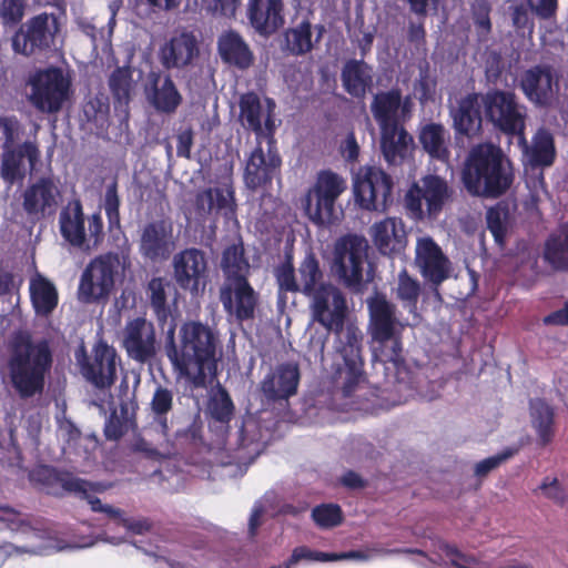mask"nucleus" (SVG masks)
Listing matches in <instances>:
<instances>
[{
    "label": "nucleus",
    "instance_id": "f257e3e1",
    "mask_svg": "<svg viewBox=\"0 0 568 568\" xmlns=\"http://www.w3.org/2000/svg\"><path fill=\"white\" fill-rule=\"evenodd\" d=\"M219 344V336L210 326L189 321L180 327L179 344L171 335L166 355L179 376L201 387L205 385L207 376L216 375Z\"/></svg>",
    "mask_w": 568,
    "mask_h": 568
},
{
    "label": "nucleus",
    "instance_id": "f03ea898",
    "mask_svg": "<svg viewBox=\"0 0 568 568\" xmlns=\"http://www.w3.org/2000/svg\"><path fill=\"white\" fill-rule=\"evenodd\" d=\"M7 368L12 388L21 399L41 395L53 364L47 339L33 341L26 331L14 332L7 346Z\"/></svg>",
    "mask_w": 568,
    "mask_h": 568
},
{
    "label": "nucleus",
    "instance_id": "7ed1b4c3",
    "mask_svg": "<svg viewBox=\"0 0 568 568\" xmlns=\"http://www.w3.org/2000/svg\"><path fill=\"white\" fill-rule=\"evenodd\" d=\"M515 179L511 162L500 146L479 143L468 153L462 172V181L470 195L498 199L513 185Z\"/></svg>",
    "mask_w": 568,
    "mask_h": 568
},
{
    "label": "nucleus",
    "instance_id": "20e7f679",
    "mask_svg": "<svg viewBox=\"0 0 568 568\" xmlns=\"http://www.w3.org/2000/svg\"><path fill=\"white\" fill-rule=\"evenodd\" d=\"M366 303L374 357L384 364L392 363L398 368L405 364L402 342L405 325L396 316V306L385 294L378 292L368 297Z\"/></svg>",
    "mask_w": 568,
    "mask_h": 568
},
{
    "label": "nucleus",
    "instance_id": "39448f33",
    "mask_svg": "<svg viewBox=\"0 0 568 568\" xmlns=\"http://www.w3.org/2000/svg\"><path fill=\"white\" fill-rule=\"evenodd\" d=\"M37 131L38 128L34 130L33 139L18 143L24 134V125L16 115H0V132L3 139L0 175L8 185L21 184L27 174L39 164L41 151Z\"/></svg>",
    "mask_w": 568,
    "mask_h": 568
},
{
    "label": "nucleus",
    "instance_id": "423d86ee",
    "mask_svg": "<svg viewBox=\"0 0 568 568\" xmlns=\"http://www.w3.org/2000/svg\"><path fill=\"white\" fill-rule=\"evenodd\" d=\"M346 189L343 176L332 170L320 171L305 195L304 210L310 221L316 226H331L338 222L342 210L337 201Z\"/></svg>",
    "mask_w": 568,
    "mask_h": 568
},
{
    "label": "nucleus",
    "instance_id": "0eeeda50",
    "mask_svg": "<svg viewBox=\"0 0 568 568\" xmlns=\"http://www.w3.org/2000/svg\"><path fill=\"white\" fill-rule=\"evenodd\" d=\"M481 106L487 122L498 131L524 141L527 106L519 102L514 91L489 89L481 95Z\"/></svg>",
    "mask_w": 568,
    "mask_h": 568
},
{
    "label": "nucleus",
    "instance_id": "6e6552de",
    "mask_svg": "<svg viewBox=\"0 0 568 568\" xmlns=\"http://www.w3.org/2000/svg\"><path fill=\"white\" fill-rule=\"evenodd\" d=\"M87 221L88 232H85V216L80 200L68 202L59 214L61 236L71 246L84 252L97 250L103 243L105 235L100 212L91 214Z\"/></svg>",
    "mask_w": 568,
    "mask_h": 568
},
{
    "label": "nucleus",
    "instance_id": "1a4fd4ad",
    "mask_svg": "<svg viewBox=\"0 0 568 568\" xmlns=\"http://www.w3.org/2000/svg\"><path fill=\"white\" fill-rule=\"evenodd\" d=\"M367 241L356 234L339 237L334 245L332 273L353 293L363 290V271L367 260Z\"/></svg>",
    "mask_w": 568,
    "mask_h": 568
},
{
    "label": "nucleus",
    "instance_id": "9d476101",
    "mask_svg": "<svg viewBox=\"0 0 568 568\" xmlns=\"http://www.w3.org/2000/svg\"><path fill=\"white\" fill-rule=\"evenodd\" d=\"M454 190L448 185L446 179L427 174L415 182L405 195V207L410 217L423 220L426 215L429 219H437L445 205L452 201Z\"/></svg>",
    "mask_w": 568,
    "mask_h": 568
},
{
    "label": "nucleus",
    "instance_id": "9b49d317",
    "mask_svg": "<svg viewBox=\"0 0 568 568\" xmlns=\"http://www.w3.org/2000/svg\"><path fill=\"white\" fill-rule=\"evenodd\" d=\"M120 267L118 253L108 252L92 258L83 270L78 300L84 304H99L109 300Z\"/></svg>",
    "mask_w": 568,
    "mask_h": 568
},
{
    "label": "nucleus",
    "instance_id": "f8f14e48",
    "mask_svg": "<svg viewBox=\"0 0 568 568\" xmlns=\"http://www.w3.org/2000/svg\"><path fill=\"white\" fill-rule=\"evenodd\" d=\"M59 32L58 16L41 12L20 24L11 39L12 49L24 57L40 55L54 47Z\"/></svg>",
    "mask_w": 568,
    "mask_h": 568
},
{
    "label": "nucleus",
    "instance_id": "ddd939ff",
    "mask_svg": "<svg viewBox=\"0 0 568 568\" xmlns=\"http://www.w3.org/2000/svg\"><path fill=\"white\" fill-rule=\"evenodd\" d=\"M267 130V152L262 146V139L256 140V145L246 159L243 179L250 190H257L272 184V181L280 175L282 158L276 148L274 139V121L268 114L264 121Z\"/></svg>",
    "mask_w": 568,
    "mask_h": 568
},
{
    "label": "nucleus",
    "instance_id": "4468645a",
    "mask_svg": "<svg viewBox=\"0 0 568 568\" xmlns=\"http://www.w3.org/2000/svg\"><path fill=\"white\" fill-rule=\"evenodd\" d=\"M82 376L95 388L109 389L116 379L118 353L105 341L99 339L92 347L91 355L81 344L74 353Z\"/></svg>",
    "mask_w": 568,
    "mask_h": 568
},
{
    "label": "nucleus",
    "instance_id": "2eb2a0df",
    "mask_svg": "<svg viewBox=\"0 0 568 568\" xmlns=\"http://www.w3.org/2000/svg\"><path fill=\"white\" fill-rule=\"evenodd\" d=\"M30 83V101L40 112L58 113L69 99L71 81L58 67L38 71Z\"/></svg>",
    "mask_w": 568,
    "mask_h": 568
},
{
    "label": "nucleus",
    "instance_id": "dca6fc26",
    "mask_svg": "<svg viewBox=\"0 0 568 568\" xmlns=\"http://www.w3.org/2000/svg\"><path fill=\"white\" fill-rule=\"evenodd\" d=\"M31 478L48 488L59 486L64 491L79 495L88 501L94 513H103L113 520L120 518L121 509L103 505L100 498L90 494V491L95 490L94 484L78 478L69 471H60L50 466H40L31 473Z\"/></svg>",
    "mask_w": 568,
    "mask_h": 568
},
{
    "label": "nucleus",
    "instance_id": "f3484780",
    "mask_svg": "<svg viewBox=\"0 0 568 568\" xmlns=\"http://www.w3.org/2000/svg\"><path fill=\"white\" fill-rule=\"evenodd\" d=\"M518 88L532 105L547 109L558 98L559 77L551 64H534L520 72Z\"/></svg>",
    "mask_w": 568,
    "mask_h": 568
},
{
    "label": "nucleus",
    "instance_id": "a211bd4d",
    "mask_svg": "<svg viewBox=\"0 0 568 568\" xmlns=\"http://www.w3.org/2000/svg\"><path fill=\"white\" fill-rule=\"evenodd\" d=\"M394 182L389 174L377 166H367L354 182L358 206L366 211L384 212L393 203Z\"/></svg>",
    "mask_w": 568,
    "mask_h": 568
},
{
    "label": "nucleus",
    "instance_id": "6ab92c4d",
    "mask_svg": "<svg viewBox=\"0 0 568 568\" xmlns=\"http://www.w3.org/2000/svg\"><path fill=\"white\" fill-rule=\"evenodd\" d=\"M307 297L311 298L313 321L328 331L342 332L348 312L343 292L331 283H321Z\"/></svg>",
    "mask_w": 568,
    "mask_h": 568
},
{
    "label": "nucleus",
    "instance_id": "aec40b11",
    "mask_svg": "<svg viewBox=\"0 0 568 568\" xmlns=\"http://www.w3.org/2000/svg\"><path fill=\"white\" fill-rule=\"evenodd\" d=\"M173 278L175 284L192 296L203 295L209 283V266L205 253L196 247H187L173 256Z\"/></svg>",
    "mask_w": 568,
    "mask_h": 568
},
{
    "label": "nucleus",
    "instance_id": "412c9836",
    "mask_svg": "<svg viewBox=\"0 0 568 568\" xmlns=\"http://www.w3.org/2000/svg\"><path fill=\"white\" fill-rule=\"evenodd\" d=\"M122 347L130 359L140 364L151 363L158 353L154 324L143 316L129 320L122 332Z\"/></svg>",
    "mask_w": 568,
    "mask_h": 568
},
{
    "label": "nucleus",
    "instance_id": "4be33fe9",
    "mask_svg": "<svg viewBox=\"0 0 568 568\" xmlns=\"http://www.w3.org/2000/svg\"><path fill=\"white\" fill-rule=\"evenodd\" d=\"M362 351V333L357 329H347L345 341L338 349L343 358V367L339 368V373L344 375L342 385L344 397H351L358 385L366 379Z\"/></svg>",
    "mask_w": 568,
    "mask_h": 568
},
{
    "label": "nucleus",
    "instance_id": "5701e85b",
    "mask_svg": "<svg viewBox=\"0 0 568 568\" xmlns=\"http://www.w3.org/2000/svg\"><path fill=\"white\" fill-rule=\"evenodd\" d=\"M194 209L197 217L203 221L209 216L236 220L235 191L227 184L200 190L194 197Z\"/></svg>",
    "mask_w": 568,
    "mask_h": 568
},
{
    "label": "nucleus",
    "instance_id": "b1692460",
    "mask_svg": "<svg viewBox=\"0 0 568 568\" xmlns=\"http://www.w3.org/2000/svg\"><path fill=\"white\" fill-rule=\"evenodd\" d=\"M371 112L379 130L397 128L404 124L407 114L410 112V99H403L399 88H392L387 91H378L373 95Z\"/></svg>",
    "mask_w": 568,
    "mask_h": 568
},
{
    "label": "nucleus",
    "instance_id": "393cba45",
    "mask_svg": "<svg viewBox=\"0 0 568 568\" xmlns=\"http://www.w3.org/2000/svg\"><path fill=\"white\" fill-rule=\"evenodd\" d=\"M175 247L173 226L165 220L148 222L141 232L139 252L152 262L166 261Z\"/></svg>",
    "mask_w": 568,
    "mask_h": 568
},
{
    "label": "nucleus",
    "instance_id": "a878e982",
    "mask_svg": "<svg viewBox=\"0 0 568 568\" xmlns=\"http://www.w3.org/2000/svg\"><path fill=\"white\" fill-rule=\"evenodd\" d=\"M301 379L298 364L286 362L276 365L260 383V389L268 403L288 400L296 395Z\"/></svg>",
    "mask_w": 568,
    "mask_h": 568
},
{
    "label": "nucleus",
    "instance_id": "bb28decb",
    "mask_svg": "<svg viewBox=\"0 0 568 568\" xmlns=\"http://www.w3.org/2000/svg\"><path fill=\"white\" fill-rule=\"evenodd\" d=\"M221 302L224 310L239 322L253 320L258 303V295L247 277H239L237 282L225 283L221 288Z\"/></svg>",
    "mask_w": 568,
    "mask_h": 568
},
{
    "label": "nucleus",
    "instance_id": "cd10ccee",
    "mask_svg": "<svg viewBox=\"0 0 568 568\" xmlns=\"http://www.w3.org/2000/svg\"><path fill=\"white\" fill-rule=\"evenodd\" d=\"M416 262L423 277L435 286L449 277L450 262L432 237H422L416 245Z\"/></svg>",
    "mask_w": 568,
    "mask_h": 568
},
{
    "label": "nucleus",
    "instance_id": "c85d7f7f",
    "mask_svg": "<svg viewBox=\"0 0 568 568\" xmlns=\"http://www.w3.org/2000/svg\"><path fill=\"white\" fill-rule=\"evenodd\" d=\"M199 41L192 31H182L165 42L159 52L162 67L166 70L183 69L199 55Z\"/></svg>",
    "mask_w": 568,
    "mask_h": 568
},
{
    "label": "nucleus",
    "instance_id": "c756f323",
    "mask_svg": "<svg viewBox=\"0 0 568 568\" xmlns=\"http://www.w3.org/2000/svg\"><path fill=\"white\" fill-rule=\"evenodd\" d=\"M59 195V189L52 179L42 176L22 193V207L29 216L43 217L55 211Z\"/></svg>",
    "mask_w": 568,
    "mask_h": 568
},
{
    "label": "nucleus",
    "instance_id": "7c9ffc66",
    "mask_svg": "<svg viewBox=\"0 0 568 568\" xmlns=\"http://www.w3.org/2000/svg\"><path fill=\"white\" fill-rule=\"evenodd\" d=\"M247 19L258 34L270 37L284 24V3L282 0H248Z\"/></svg>",
    "mask_w": 568,
    "mask_h": 568
},
{
    "label": "nucleus",
    "instance_id": "2f4dec72",
    "mask_svg": "<svg viewBox=\"0 0 568 568\" xmlns=\"http://www.w3.org/2000/svg\"><path fill=\"white\" fill-rule=\"evenodd\" d=\"M217 53L225 64L239 70H246L254 63V54L250 45L234 30H227L219 37Z\"/></svg>",
    "mask_w": 568,
    "mask_h": 568
},
{
    "label": "nucleus",
    "instance_id": "473e14b6",
    "mask_svg": "<svg viewBox=\"0 0 568 568\" xmlns=\"http://www.w3.org/2000/svg\"><path fill=\"white\" fill-rule=\"evenodd\" d=\"M374 245L383 255L400 252L406 245V232L400 220L386 217L371 229Z\"/></svg>",
    "mask_w": 568,
    "mask_h": 568
},
{
    "label": "nucleus",
    "instance_id": "72a5a7b5",
    "mask_svg": "<svg viewBox=\"0 0 568 568\" xmlns=\"http://www.w3.org/2000/svg\"><path fill=\"white\" fill-rule=\"evenodd\" d=\"M373 67L364 60L349 59L341 71L344 90L353 98L363 99L373 87Z\"/></svg>",
    "mask_w": 568,
    "mask_h": 568
},
{
    "label": "nucleus",
    "instance_id": "f704fd0d",
    "mask_svg": "<svg viewBox=\"0 0 568 568\" xmlns=\"http://www.w3.org/2000/svg\"><path fill=\"white\" fill-rule=\"evenodd\" d=\"M478 95L470 93L460 99L456 109L452 111L453 128L456 135L473 138L481 131V114Z\"/></svg>",
    "mask_w": 568,
    "mask_h": 568
},
{
    "label": "nucleus",
    "instance_id": "c9c22d12",
    "mask_svg": "<svg viewBox=\"0 0 568 568\" xmlns=\"http://www.w3.org/2000/svg\"><path fill=\"white\" fill-rule=\"evenodd\" d=\"M150 99L153 106L164 113H173L182 103V95L176 89L170 74L161 72L149 73Z\"/></svg>",
    "mask_w": 568,
    "mask_h": 568
},
{
    "label": "nucleus",
    "instance_id": "e433bc0d",
    "mask_svg": "<svg viewBox=\"0 0 568 568\" xmlns=\"http://www.w3.org/2000/svg\"><path fill=\"white\" fill-rule=\"evenodd\" d=\"M525 156L532 168H546L552 165L556 158L555 141L551 133L540 128L532 136L531 145H528L526 135L524 141L518 139Z\"/></svg>",
    "mask_w": 568,
    "mask_h": 568
},
{
    "label": "nucleus",
    "instance_id": "4c0bfd02",
    "mask_svg": "<svg viewBox=\"0 0 568 568\" xmlns=\"http://www.w3.org/2000/svg\"><path fill=\"white\" fill-rule=\"evenodd\" d=\"M379 132V145L384 160L390 165L400 164L413 143V136L406 131L404 124L381 129Z\"/></svg>",
    "mask_w": 568,
    "mask_h": 568
},
{
    "label": "nucleus",
    "instance_id": "58836bf2",
    "mask_svg": "<svg viewBox=\"0 0 568 568\" xmlns=\"http://www.w3.org/2000/svg\"><path fill=\"white\" fill-rule=\"evenodd\" d=\"M419 142L430 158L448 162L450 158V135L442 123L425 124L418 135Z\"/></svg>",
    "mask_w": 568,
    "mask_h": 568
},
{
    "label": "nucleus",
    "instance_id": "ea45409f",
    "mask_svg": "<svg viewBox=\"0 0 568 568\" xmlns=\"http://www.w3.org/2000/svg\"><path fill=\"white\" fill-rule=\"evenodd\" d=\"M30 300L36 315L50 316L59 303V294L55 285L42 275H37L30 281Z\"/></svg>",
    "mask_w": 568,
    "mask_h": 568
},
{
    "label": "nucleus",
    "instance_id": "a19ab883",
    "mask_svg": "<svg viewBox=\"0 0 568 568\" xmlns=\"http://www.w3.org/2000/svg\"><path fill=\"white\" fill-rule=\"evenodd\" d=\"M171 290V282L163 276L152 277L145 287L146 300L156 321L161 324H164L171 315L169 305V292Z\"/></svg>",
    "mask_w": 568,
    "mask_h": 568
},
{
    "label": "nucleus",
    "instance_id": "79ce46f5",
    "mask_svg": "<svg viewBox=\"0 0 568 568\" xmlns=\"http://www.w3.org/2000/svg\"><path fill=\"white\" fill-rule=\"evenodd\" d=\"M283 37V49L291 55H305L314 49L312 40L313 26L308 19H303L298 23L287 28Z\"/></svg>",
    "mask_w": 568,
    "mask_h": 568
},
{
    "label": "nucleus",
    "instance_id": "37998d69",
    "mask_svg": "<svg viewBox=\"0 0 568 568\" xmlns=\"http://www.w3.org/2000/svg\"><path fill=\"white\" fill-rule=\"evenodd\" d=\"M531 422L538 435L541 446H547L555 436V412L545 399L535 398L530 400Z\"/></svg>",
    "mask_w": 568,
    "mask_h": 568
},
{
    "label": "nucleus",
    "instance_id": "c03bdc74",
    "mask_svg": "<svg viewBox=\"0 0 568 568\" xmlns=\"http://www.w3.org/2000/svg\"><path fill=\"white\" fill-rule=\"evenodd\" d=\"M240 119L245 129L255 133L256 140L267 138V130L262 126V104L258 95L254 92H247L241 95Z\"/></svg>",
    "mask_w": 568,
    "mask_h": 568
},
{
    "label": "nucleus",
    "instance_id": "a18cd8bd",
    "mask_svg": "<svg viewBox=\"0 0 568 568\" xmlns=\"http://www.w3.org/2000/svg\"><path fill=\"white\" fill-rule=\"evenodd\" d=\"M544 258L556 271L568 270V224L547 239Z\"/></svg>",
    "mask_w": 568,
    "mask_h": 568
},
{
    "label": "nucleus",
    "instance_id": "49530a36",
    "mask_svg": "<svg viewBox=\"0 0 568 568\" xmlns=\"http://www.w3.org/2000/svg\"><path fill=\"white\" fill-rule=\"evenodd\" d=\"M221 267L226 283L237 282L239 277H247L250 265L244 256L242 243L225 247L222 253Z\"/></svg>",
    "mask_w": 568,
    "mask_h": 568
},
{
    "label": "nucleus",
    "instance_id": "de8ad7c7",
    "mask_svg": "<svg viewBox=\"0 0 568 568\" xmlns=\"http://www.w3.org/2000/svg\"><path fill=\"white\" fill-rule=\"evenodd\" d=\"M298 274L302 282L301 292L307 296L317 290L323 278V272L316 254L308 250L300 263Z\"/></svg>",
    "mask_w": 568,
    "mask_h": 568
},
{
    "label": "nucleus",
    "instance_id": "09e8293b",
    "mask_svg": "<svg viewBox=\"0 0 568 568\" xmlns=\"http://www.w3.org/2000/svg\"><path fill=\"white\" fill-rule=\"evenodd\" d=\"M420 283L417 278L412 277L407 270H402L398 273L396 298L402 302L403 306L410 312L417 308L418 298L420 295Z\"/></svg>",
    "mask_w": 568,
    "mask_h": 568
},
{
    "label": "nucleus",
    "instance_id": "8fccbe9b",
    "mask_svg": "<svg viewBox=\"0 0 568 568\" xmlns=\"http://www.w3.org/2000/svg\"><path fill=\"white\" fill-rule=\"evenodd\" d=\"M119 406L120 413H118L116 409L112 410L104 424L103 433L108 440L116 442L121 439L128 433L132 424L131 419L128 417V403L121 399Z\"/></svg>",
    "mask_w": 568,
    "mask_h": 568
},
{
    "label": "nucleus",
    "instance_id": "3c124183",
    "mask_svg": "<svg viewBox=\"0 0 568 568\" xmlns=\"http://www.w3.org/2000/svg\"><path fill=\"white\" fill-rule=\"evenodd\" d=\"M173 392L159 385L152 396L150 406L154 419L159 423L163 432L169 429L168 414L173 408Z\"/></svg>",
    "mask_w": 568,
    "mask_h": 568
},
{
    "label": "nucleus",
    "instance_id": "603ef678",
    "mask_svg": "<svg viewBox=\"0 0 568 568\" xmlns=\"http://www.w3.org/2000/svg\"><path fill=\"white\" fill-rule=\"evenodd\" d=\"M234 404L226 389L220 388L211 398L209 412L211 417L223 425H229L234 415Z\"/></svg>",
    "mask_w": 568,
    "mask_h": 568
},
{
    "label": "nucleus",
    "instance_id": "864d4df0",
    "mask_svg": "<svg viewBox=\"0 0 568 568\" xmlns=\"http://www.w3.org/2000/svg\"><path fill=\"white\" fill-rule=\"evenodd\" d=\"M132 82L131 70L126 67H119L113 70L109 79V87L113 98L119 103L128 104Z\"/></svg>",
    "mask_w": 568,
    "mask_h": 568
},
{
    "label": "nucleus",
    "instance_id": "5fc2aeb1",
    "mask_svg": "<svg viewBox=\"0 0 568 568\" xmlns=\"http://www.w3.org/2000/svg\"><path fill=\"white\" fill-rule=\"evenodd\" d=\"M120 204L118 181L114 179L105 189L103 203L110 231L121 227Z\"/></svg>",
    "mask_w": 568,
    "mask_h": 568
},
{
    "label": "nucleus",
    "instance_id": "6e6d98bb",
    "mask_svg": "<svg viewBox=\"0 0 568 568\" xmlns=\"http://www.w3.org/2000/svg\"><path fill=\"white\" fill-rule=\"evenodd\" d=\"M275 278L276 283L278 285V294L282 293H296L301 292V288L295 276V267L293 264V258L291 255H287L285 261L282 262L276 268H275Z\"/></svg>",
    "mask_w": 568,
    "mask_h": 568
},
{
    "label": "nucleus",
    "instance_id": "4d7b16f0",
    "mask_svg": "<svg viewBox=\"0 0 568 568\" xmlns=\"http://www.w3.org/2000/svg\"><path fill=\"white\" fill-rule=\"evenodd\" d=\"M312 518L321 528H333L342 524L343 513L336 504H323L313 508Z\"/></svg>",
    "mask_w": 568,
    "mask_h": 568
},
{
    "label": "nucleus",
    "instance_id": "13d9d810",
    "mask_svg": "<svg viewBox=\"0 0 568 568\" xmlns=\"http://www.w3.org/2000/svg\"><path fill=\"white\" fill-rule=\"evenodd\" d=\"M490 6L486 2L478 3L473 9V22L477 36V41L483 43L489 39L493 30L490 20Z\"/></svg>",
    "mask_w": 568,
    "mask_h": 568
},
{
    "label": "nucleus",
    "instance_id": "bf43d9fd",
    "mask_svg": "<svg viewBox=\"0 0 568 568\" xmlns=\"http://www.w3.org/2000/svg\"><path fill=\"white\" fill-rule=\"evenodd\" d=\"M24 0H1L0 19L6 27L21 24L26 11Z\"/></svg>",
    "mask_w": 568,
    "mask_h": 568
},
{
    "label": "nucleus",
    "instance_id": "052dcab7",
    "mask_svg": "<svg viewBox=\"0 0 568 568\" xmlns=\"http://www.w3.org/2000/svg\"><path fill=\"white\" fill-rule=\"evenodd\" d=\"M506 213H503L498 207H489L486 212L487 229L494 236L495 242L503 247L506 241L507 225Z\"/></svg>",
    "mask_w": 568,
    "mask_h": 568
},
{
    "label": "nucleus",
    "instance_id": "680f3d73",
    "mask_svg": "<svg viewBox=\"0 0 568 568\" xmlns=\"http://www.w3.org/2000/svg\"><path fill=\"white\" fill-rule=\"evenodd\" d=\"M336 554L315 551L306 546H300L293 549L291 557L286 561V568H292L301 560L333 561L336 560Z\"/></svg>",
    "mask_w": 568,
    "mask_h": 568
},
{
    "label": "nucleus",
    "instance_id": "e2e57ef3",
    "mask_svg": "<svg viewBox=\"0 0 568 568\" xmlns=\"http://www.w3.org/2000/svg\"><path fill=\"white\" fill-rule=\"evenodd\" d=\"M514 455L513 449H506L495 456L478 462L475 466V475L479 478L487 476L491 470L499 467L504 462Z\"/></svg>",
    "mask_w": 568,
    "mask_h": 568
},
{
    "label": "nucleus",
    "instance_id": "0e129e2a",
    "mask_svg": "<svg viewBox=\"0 0 568 568\" xmlns=\"http://www.w3.org/2000/svg\"><path fill=\"white\" fill-rule=\"evenodd\" d=\"M528 8L540 20H551L558 10V0H526Z\"/></svg>",
    "mask_w": 568,
    "mask_h": 568
},
{
    "label": "nucleus",
    "instance_id": "69168bd1",
    "mask_svg": "<svg viewBox=\"0 0 568 568\" xmlns=\"http://www.w3.org/2000/svg\"><path fill=\"white\" fill-rule=\"evenodd\" d=\"M542 494L554 503L564 505L566 501V493L557 478L546 477L539 486Z\"/></svg>",
    "mask_w": 568,
    "mask_h": 568
},
{
    "label": "nucleus",
    "instance_id": "338daca9",
    "mask_svg": "<svg viewBox=\"0 0 568 568\" xmlns=\"http://www.w3.org/2000/svg\"><path fill=\"white\" fill-rule=\"evenodd\" d=\"M194 132L192 128L181 130L176 136V154L180 158L191 159Z\"/></svg>",
    "mask_w": 568,
    "mask_h": 568
},
{
    "label": "nucleus",
    "instance_id": "774afa93",
    "mask_svg": "<svg viewBox=\"0 0 568 568\" xmlns=\"http://www.w3.org/2000/svg\"><path fill=\"white\" fill-rule=\"evenodd\" d=\"M513 26L517 30L532 29L534 21L530 18L528 9L524 4L511 7Z\"/></svg>",
    "mask_w": 568,
    "mask_h": 568
}]
</instances>
